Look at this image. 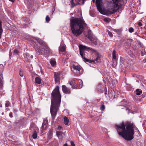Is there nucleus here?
<instances>
[{
    "label": "nucleus",
    "mask_w": 146,
    "mask_h": 146,
    "mask_svg": "<svg viewBox=\"0 0 146 146\" xmlns=\"http://www.w3.org/2000/svg\"><path fill=\"white\" fill-rule=\"evenodd\" d=\"M53 134V132L51 130H50L48 134V138L49 139H51L52 137Z\"/></svg>",
    "instance_id": "19"
},
{
    "label": "nucleus",
    "mask_w": 146,
    "mask_h": 146,
    "mask_svg": "<svg viewBox=\"0 0 146 146\" xmlns=\"http://www.w3.org/2000/svg\"><path fill=\"white\" fill-rule=\"evenodd\" d=\"M10 103L9 101H6V103L5 104V105L6 106V107H8L10 106Z\"/></svg>",
    "instance_id": "37"
},
{
    "label": "nucleus",
    "mask_w": 146,
    "mask_h": 146,
    "mask_svg": "<svg viewBox=\"0 0 146 146\" xmlns=\"http://www.w3.org/2000/svg\"><path fill=\"white\" fill-rule=\"evenodd\" d=\"M35 82L36 83L40 84L41 83V80L38 77H36L35 78Z\"/></svg>",
    "instance_id": "24"
},
{
    "label": "nucleus",
    "mask_w": 146,
    "mask_h": 146,
    "mask_svg": "<svg viewBox=\"0 0 146 146\" xmlns=\"http://www.w3.org/2000/svg\"><path fill=\"white\" fill-rule=\"evenodd\" d=\"M61 128H62V127H59V128H59V129H61Z\"/></svg>",
    "instance_id": "48"
},
{
    "label": "nucleus",
    "mask_w": 146,
    "mask_h": 146,
    "mask_svg": "<svg viewBox=\"0 0 146 146\" xmlns=\"http://www.w3.org/2000/svg\"><path fill=\"white\" fill-rule=\"evenodd\" d=\"M102 0H96V5L99 11L102 13V10L101 8L100 4L102 3Z\"/></svg>",
    "instance_id": "7"
},
{
    "label": "nucleus",
    "mask_w": 146,
    "mask_h": 146,
    "mask_svg": "<svg viewBox=\"0 0 146 146\" xmlns=\"http://www.w3.org/2000/svg\"><path fill=\"white\" fill-rule=\"evenodd\" d=\"M95 61H96L97 62H101V60L100 57L98 55H97V57L95 60Z\"/></svg>",
    "instance_id": "29"
},
{
    "label": "nucleus",
    "mask_w": 146,
    "mask_h": 146,
    "mask_svg": "<svg viewBox=\"0 0 146 146\" xmlns=\"http://www.w3.org/2000/svg\"><path fill=\"white\" fill-rule=\"evenodd\" d=\"M100 109L102 110H104L105 109V106L104 105H102L100 107Z\"/></svg>",
    "instance_id": "35"
},
{
    "label": "nucleus",
    "mask_w": 146,
    "mask_h": 146,
    "mask_svg": "<svg viewBox=\"0 0 146 146\" xmlns=\"http://www.w3.org/2000/svg\"><path fill=\"white\" fill-rule=\"evenodd\" d=\"M137 24L139 26H141L142 25V23L141 22L139 21L138 22Z\"/></svg>",
    "instance_id": "41"
},
{
    "label": "nucleus",
    "mask_w": 146,
    "mask_h": 146,
    "mask_svg": "<svg viewBox=\"0 0 146 146\" xmlns=\"http://www.w3.org/2000/svg\"><path fill=\"white\" fill-rule=\"evenodd\" d=\"M72 68L74 70H76L78 71H79L81 70L80 66H76L74 65H73L72 66Z\"/></svg>",
    "instance_id": "20"
},
{
    "label": "nucleus",
    "mask_w": 146,
    "mask_h": 146,
    "mask_svg": "<svg viewBox=\"0 0 146 146\" xmlns=\"http://www.w3.org/2000/svg\"><path fill=\"white\" fill-rule=\"evenodd\" d=\"M134 29L132 27H130L129 29V31L130 33H132L134 31Z\"/></svg>",
    "instance_id": "34"
},
{
    "label": "nucleus",
    "mask_w": 146,
    "mask_h": 146,
    "mask_svg": "<svg viewBox=\"0 0 146 146\" xmlns=\"http://www.w3.org/2000/svg\"><path fill=\"white\" fill-rule=\"evenodd\" d=\"M143 61L144 62H146V61L145 60H143Z\"/></svg>",
    "instance_id": "50"
},
{
    "label": "nucleus",
    "mask_w": 146,
    "mask_h": 146,
    "mask_svg": "<svg viewBox=\"0 0 146 146\" xmlns=\"http://www.w3.org/2000/svg\"><path fill=\"white\" fill-rule=\"evenodd\" d=\"M142 93V90L140 89H137L136 90V94L137 95H140Z\"/></svg>",
    "instance_id": "22"
},
{
    "label": "nucleus",
    "mask_w": 146,
    "mask_h": 146,
    "mask_svg": "<svg viewBox=\"0 0 146 146\" xmlns=\"http://www.w3.org/2000/svg\"><path fill=\"white\" fill-rule=\"evenodd\" d=\"M108 33L109 36L110 37H112L113 36V35L111 32L109 31Z\"/></svg>",
    "instance_id": "39"
},
{
    "label": "nucleus",
    "mask_w": 146,
    "mask_h": 146,
    "mask_svg": "<svg viewBox=\"0 0 146 146\" xmlns=\"http://www.w3.org/2000/svg\"><path fill=\"white\" fill-rule=\"evenodd\" d=\"M50 20V19L48 15H47L46 18V21L47 23H48Z\"/></svg>",
    "instance_id": "33"
},
{
    "label": "nucleus",
    "mask_w": 146,
    "mask_h": 146,
    "mask_svg": "<svg viewBox=\"0 0 146 146\" xmlns=\"http://www.w3.org/2000/svg\"><path fill=\"white\" fill-rule=\"evenodd\" d=\"M19 74L22 77L23 76V72L21 71V70L19 71Z\"/></svg>",
    "instance_id": "38"
},
{
    "label": "nucleus",
    "mask_w": 146,
    "mask_h": 146,
    "mask_svg": "<svg viewBox=\"0 0 146 146\" xmlns=\"http://www.w3.org/2000/svg\"><path fill=\"white\" fill-rule=\"evenodd\" d=\"M115 11L114 10H113L112 11H110L109 13L110 14H112L115 13Z\"/></svg>",
    "instance_id": "40"
},
{
    "label": "nucleus",
    "mask_w": 146,
    "mask_h": 146,
    "mask_svg": "<svg viewBox=\"0 0 146 146\" xmlns=\"http://www.w3.org/2000/svg\"><path fill=\"white\" fill-rule=\"evenodd\" d=\"M3 78L1 74H0V90L2 89L3 87Z\"/></svg>",
    "instance_id": "18"
},
{
    "label": "nucleus",
    "mask_w": 146,
    "mask_h": 146,
    "mask_svg": "<svg viewBox=\"0 0 146 146\" xmlns=\"http://www.w3.org/2000/svg\"><path fill=\"white\" fill-rule=\"evenodd\" d=\"M78 84L77 86V88L76 89H79L81 88L83 86V82L81 80H79L78 81Z\"/></svg>",
    "instance_id": "16"
},
{
    "label": "nucleus",
    "mask_w": 146,
    "mask_h": 146,
    "mask_svg": "<svg viewBox=\"0 0 146 146\" xmlns=\"http://www.w3.org/2000/svg\"><path fill=\"white\" fill-rule=\"evenodd\" d=\"M10 1L12 2H13L15 0H9Z\"/></svg>",
    "instance_id": "46"
},
{
    "label": "nucleus",
    "mask_w": 146,
    "mask_h": 146,
    "mask_svg": "<svg viewBox=\"0 0 146 146\" xmlns=\"http://www.w3.org/2000/svg\"><path fill=\"white\" fill-rule=\"evenodd\" d=\"M37 131L33 132V133L32 135V137L34 139H36L37 137Z\"/></svg>",
    "instance_id": "27"
},
{
    "label": "nucleus",
    "mask_w": 146,
    "mask_h": 146,
    "mask_svg": "<svg viewBox=\"0 0 146 146\" xmlns=\"http://www.w3.org/2000/svg\"><path fill=\"white\" fill-rule=\"evenodd\" d=\"M131 44V43L130 41V40H127L125 43V45L127 46H129Z\"/></svg>",
    "instance_id": "30"
},
{
    "label": "nucleus",
    "mask_w": 146,
    "mask_h": 146,
    "mask_svg": "<svg viewBox=\"0 0 146 146\" xmlns=\"http://www.w3.org/2000/svg\"><path fill=\"white\" fill-rule=\"evenodd\" d=\"M34 42H35V43L34 44V45L35 44L36 45H37L36 44L37 42V43L41 45L44 46L45 44V43L42 40L39 38H36V39H35L34 40Z\"/></svg>",
    "instance_id": "10"
},
{
    "label": "nucleus",
    "mask_w": 146,
    "mask_h": 146,
    "mask_svg": "<svg viewBox=\"0 0 146 146\" xmlns=\"http://www.w3.org/2000/svg\"><path fill=\"white\" fill-rule=\"evenodd\" d=\"M64 123L66 125H67L68 124L69 122V119L68 117L65 116L64 118Z\"/></svg>",
    "instance_id": "23"
},
{
    "label": "nucleus",
    "mask_w": 146,
    "mask_h": 146,
    "mask_svg": "<svg viewBox=\"0 0 146 146\" xmlns=\"http://www.w3.org/2000/svg\"><path fill=\"white\" fill-rule=\"evenodd\" d=\"M113 6L114 9H118L121 5L120 0H112Z\"/></svg>",
    "instance_id": "6"
},
{
    "label": "nucleus",
    "mask_w": 146,
    "mask_h": 146,
    "mask_svg": "<svg viewBox=\"0 0 146 146\" xmlns=\"http://www.w3.org/2000/svg\"><path fill=\"white\" fill-rule=\"evenodd\" d=\"M62 90L63 92L65 94H69L71 92L70 90L65 85L62 86Z\"/></svg>",
    "instance_id": "14"
},
{
    "label": "nucleus",
    "mask_w": 146,
    "mask_h": 146,
    "mask_svg": "<svg viewBox=\"0 0 146 146\" xmlns=\"http://www.w3.org/2000/svg\"><path fill=\"white\" fill-rule=\"evenodd\" d=\"M60 74L61 72H60L54 73V79L56 82L58 83L60 82Z\"/></svg>",
    "instance_id": "9"
},
{
    "label": "nucleus",
    "mask_w": 146,
    "mask_h": 146,
    "mask_svg": "<svg viewBox=\"0 0 146 146\" xmlns=\"http://www.w3.org/2000/svg\"><path fill=\"white\" fill-rule=\"evenodd\" d=\"M143 61L144 62H146V61L145 60H143Z\"/></svg>",
    "instance_id": "49"
},
{
    "label": "nucleus",
    "mask_w": 146,
    "mask_h": 146,
    "mask_svg": "<svg viewBox=\"0 0 146 146\" xmlns=\"http://www.w3.org/2000/svg\"><path fill=\"white\" fill-rule=\"evenodd\" d=\"M85 0H72L71 1L72 5V7L78 4L83 5L84 3Z\"/></svg>",
    "instance_id": "5"
},
{
    "label": "nucleus",
    "mask_w": 146,
    "mask_h": 146,
    "mask_svg": "<svg viewBox=\"0 0 146 146\" xmlns=\"http://www.w3.org/2000/svg\"><path fill=\"white\" fill-rule=\"evenodd\" d=\"M93 3H94L95 2V0H92Z\"/></svg>",
    "instance_id": "47"
},
{
    "label": "nucleus",
    "mask_w": 146,
    "mask_h": 146,
    "mask_svg": "<svg viewBox=\"0 0 146 146\" xmlns=\"http://www.w3.org/2000/svg\"><path fill=\"white\" fill-rule=\"evenodd\" d=\"M30 130L31 131L35 132L37 131L38 130V128L36 127V125L34 123L31 124L30 127Z\"/></svg>",
    "instance_id": "12"
},
{
    "label": "nucleus",
    "mask_w": 146,
    "mask_h": 146,
    "mask_svg": "<svg viewBox=\"0 0 146 146\" xmlns=\"http://www.w3.org/2000/svg\"><path fill=\"white\" fill-rule=\"evenodd\" d=\"M50 64L52 66H54L56 64V62L53 60H52L50 61Z\"/></svg>",
    "instance_id": "31"
},
{
    "label": "nucleus",
    "mask_w": 146,
    "mask_h": 146,
    "mask_svg": "<svg viewBox=\"0 0 146 146\" xmlns=\"http://www.w3.org/2000/svg\"><path fill=\"white\" fill-rule=\"evenodd\" d=\"M86 26V24L82 19L71 17L70 19V26L72 33L76 37L81 35Z\"/></svg>",
    "instance_id": "3"
},
{
    "label": "nucleus",
    "mask_w": 146,
    "mask_h": 146,
    "mask_svg": "<svg viewBox=\"0 0 146 146\" xmlns=\"http://www.w3.org/2000/svg\"><path fill=\"white\" fill-rule=\"evenodd\" d=\"M66 50V48L64 46H62L60 47L59 49V50L60 51H61L62 52H64Z\"/></svg>",
    "instance_id": "26"
},
{
    "label": "nucleus",
    "mask_w": 146,
    "mask_h": 146,
    "mask_svg": "<svg viewBox=\"0 0 146 146\" xmlns=\"http://www.w3.org/2000/svg\"><path fill=\"white\" fill-rule=\"evenodd\" d=\"M116 129L119 135L127 141H130L133 138L134 129L137 128L133 123L127 121L125 123L123 122L118 125H115Z\"/></svg>",
    "instance_id": "1"
},
{
    "label": "nucleus",
    "mask_w": 146,
    "mask_h": 146,
    "mask_svg": "<svg viewBox=\"0 0 146 146\" xmlns=\"http://www.w3.org/2000/svg\"><path fill=\"white\" fill-rule=\"evenodd\" d=\"M79 48L80 50V54L82 58L84 60V61L86 62H87L89 63H91L92 62L94 61H92L91 60L86 58V51H88V50L89 49L92 51L96 52L97 51L96 50H95L91 48L87 47L86 46H84L82 45H79Z\"/></svg>",
    "instance_id": "4"
},
{
    "label": "nucleus",
    "mask_w": 146,
    "mask_h": 146,
    "mask_svg": "<svg viewBox=\"0 0 146 146\" xmlns=\"http://www.w3.org/2000/svg\"><path fill=\"white\" fill-rule=\"evenodd\" d=\"M35 47L36 48V49H37L38 50V52H39V54L41 55H43L45 53V49H44V48H43L42 47V48L38 46L37 45H36L34 44Z\"/></svg>",
    "instance_id": "8"
},
{
    "label": "nucleus",
    "mask_w": 146,
    "mask_h": 146,
    "mask_svg": "<svg viewBox=\"0 0 146 146\" xmlns=\"http://www.w3.org/2000/svg\"><path fill=\"white\" fill-rule=\"evenodd\" d=\"M91 40L93 41V42L95 45H96L97 44L98 42L96 39L94 40H92L91 39Z\"/></svg>",
    "instance_id": "36"
},
{
    "label": "nucleus",
    "mask_w": 146,
    "mask_h": 146,
    "mask_svg": "<svg viewBox=\"0 0 146 146\" xmlns=\"http://www.w3.org/2000/svg\"><path fill=\"white\" fill-rule=\"evenodd\" d=\"M33 58V56L32 55H31L29 57V59H32Z\"/></svg>",
    "instance_id": "44"
},
{
    "label": "nucleus",
    "mask_w": 146,
    "mask_h": 146,
    "mask_svg": "<svg viewBox=\"0 0 146 146\" xmlns=\"http://www.w3.org/2000/svg\"><path fill=\"white\" fill-rule=\"evenodd\" d=\"M70 85L72 86V88L73 89H77V87L75 85V83H74V80L72 79L70 81Z\"/></svg>",
    "instance_id": "17"
},
{
    "label": "nucleus",
    "mask_w": 146,
    "mask_h": 146,
    "mask_svg": "<svg viewBox=\"0 0 146 146\" xmlns=\"http://www.w3.org/2000/svg\"><path fill=\"white\" fill-rule=\"evenodd\" d=\"M48 121L47 120H45L43 121L41 131L42 133H43V131L46 129L47 128V125Z\"/></svg>",
    "instance_id": "11"
},
{
    "label": "nucleus",
    "mask_w": 146,
    "mask_h": 146,
    "mask_svg": "<svg viewBox=\"0 0 146 146\" xmlns=\"http://www.w3.org/2000/svg\"><path fill=\"white\" fill-rule=\"evenodd\" d=\"M2 22L0 20V38H1V35H2L3 33V29H2Z\"/></svg>",
    "instance_id": "25"
},
{
    "label": "nucleus",
    "mask_w": 146,
    "mask_h": 146,
    "mask_svg": "<svg viewBox=\"0 0 146 146\" xmlns=\"http://www.w3.org/2000/svg\"><path fill=\"white\" fill-rule=\"evenodd\" d=\"M46 49L47 50H50V49L48 47H46Z\"/></svg>",
    "instance_id": "45"
},
{
    "label": "nucleus",
    "mask_w": 146,
    "mask_h": 146,
    "mask_svg": "<svg viewBox=\"0 0 146 146\" xmlns=\"http://www.w3.org/2000/svg\"><path fill=\"white\" fill-rule=\"evenodd\" d=\"M71 146H75L74 143V142L72 141L71 142Z\"/></svg>",
    "instance_id": "43"
},
{
    "label": "nucleus",
    "mask_w": 146,
    "mask_h": 146,
    "mask_svg": "<svg viewBox=\"0 0 146 146\" xmlns=\"http://www.w3.org/2000/svg\"><path fill=\"white\" fill-rule=\"evenodd\" d=\"M56 135L59 139H62L64 135L63 133L61 131H57L56 132Z\"/></svg>",
    "instance_id": "15"
},
{
    "label": "nucleus",
    "mask_w": 146,
    "mask_h": 146,
    "mask_svg": "<svg viewBox=\"0 0 146 146\" xmlns=\"http://www.w3.org/2000/svg\"><path fill=\"white\" fill-rule=\"evenodd\" d=\"M101 86V85H100L99 86H100V87Z\"/></svg>",
    "instance_id": "51"
},
{
    "label": "nucleus",
    "mask_w": 146,
    "mask_h": 146,
    "mask_svg": "<svg viewBox=\"0 0 146 146\" xmlns=\"http://www.w3.org/2000/svg\"><path fill=\"white\" fill-rule=\"evenodd\" d=\"M111 19L109 18H105L104 19V21L107 22H110L111 21Z\"/></svg>",
    "instance_id": "32"
},
{
    "label": "nucleus",
    "mask_w": 146,
    "mask_h": 146,
    "mask_svg": "<svg viewBox=\"0 0 146 146\" xmlns=\"http://www.w3.org/2000/svg\"><path fill=\"white\" fill-rule=\"evenodd\" d=\"M109 97L113 99L115 98V93L114 91L113 90H110L108 92Z\"/></svg>",
    "instance_id": "13"
},
{
    "label": "nucleus",
    "mask_w": 146,
    "mask_h": 146,
    "mask_svg": "<svg viewBox=\"0 0 146 146\" xmlns=\"http://www.w3.org/2000/svg\"><path fill=\"white\" fill-rule=\"evenodd\" d=\"M19 53V51L16 49H15L13 52V55H17Z\"/></svg>",
    "instance_id": "21"
},
{
    "label": "nucleus",
    "mask_w": 146,
    "mask_h": 146,
    "mask_svg": "<svg viewBox=\"0 0 146 146\" xmlns=\"http://www.w3.org/2000/svg\"><path fill=\"white\" fill-rule=\"evenodd\" d=\"M116 51L115 50H114L112 52V57L114 59H116Z\"/></svg>",
    "instance_id": "28"
},
{
    "label": "nucleus",
    "mask_w": 146,
    "mask_h": 146,
    "mask_svg": "<svg viewBox=\"0 0 146 146\" xmlns=\"http://www.w3.org/2000/svg\"><path fill=\"white\" fill-rule=\"evenodd\" d=\"M61 100V96L59 90V86H57L51 93L50 112L52 120H54L59 110Z\"/></svg>",
    "instance_id": "2"
},
{
    "label": "nucleus",
    "mask_w": 146,
    "mask_h": 146,
    "mask_svg": "<svg viewBox=\"0 0 146 146\" xmlns=\"http://www.w3.org/2000/svg\"><path fill=\"white\" fill-rule=\"evenodd\" d=\"M9 115V117L11 118H12L13 117V113L12 112L10 113Z\"/></svg>",
    "instance_id": "42"
}]
</instances>
